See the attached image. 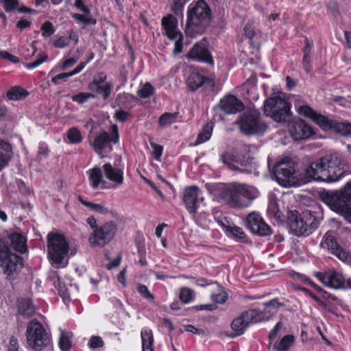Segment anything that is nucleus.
Here are the masks:
<instances>
[{
	"instance_id": "obj_37",
	"label": "nucleus",
	"mask_w": 351,
	"mask_h": 351,
	"mask_svg": "<svg viewBox=\"0 0 351 351\" xmlns=\"http://www.w3.org/2000/svg\"><path fill=\"white\" fill-rule=\"evenodd\" d=\"M213 123H207L202 128V131L199 133L195 144L198 145L207 141L211 136L213 130Z\"/></svg>"
},
{
	"instance_id": "obj_52",
	"label": "nucleus",
	"mask_w": 351,
	"mask_h": 351,
	"mask_svg": "<svg viewBox=\"0 0 351 351\" xmlns=\"http://www.w3.org/2000/svg\"><path fill=\"white\" fill-rule=\"evenodd\" d=\"M7 351H21L18 339L15 337H11L7 346Z\"/></svg>"
},
{
	"instance_id": "obj_28",
	"label": "nucleus",
	"mask_w": 351,
	"mask_h": 351,
	"mask_svg": "<svg viewBox=\"0 0 351 351\" xmlns=\"http://www.w3.org/2000/svg\"><path fill=\"white\" fill-rule=\"evenodd\" d=\"M9 239L14 250L21 254L27 252V239L23 234L19 232L12 233L9 235Z\"/></svg>"
},
{
	"instance_id": "obj_25",
	"label": "nucleus",
	"mask_w": 351,
	"mask_h": 351,
	"mask_svg": "<svg viewBox=\"0 0 351 351\" xmlns=\"http://www.w3.org/2000/svg\"><path fill=\"white\" fill-rule=\"evenodd\" d=\"M104 176L110 181L121 185L123 183V170L121 168L114 167L110 163H106L103 165Z\"/></svg>"
},
{
	"instance_id": "obj_35",
	"label": "nucleus",
	"mask_w": 351,
	"mask_h": 351,
	"mask_svg": "<svg viewBox=\"0 0 351 351\" xmlns=\"http://www.w3.org/2000/svg\"><path fill=\"white\" fill-rule=\"evenodd\" d=\"M78 199L82 204L99 214L106 215L110 212V210L102 204H96L86 201L80 196L78 197Z\"/></svg>"
},
{
	"instance_id": "obj_27",
	"label": "nucleus",
	"mask_w": 351,
	"mask_h": 351,
	"mask_svg": "<svg viewBox=\"0 0 351 351\" xmlns=\"http://www.w3.org/2000/svg\"><path fill=\"white\" fill-rule=\"evenodd\" d=\"M18 313L23 317L29 318L36 314V310L29 299H20L17 302Z\"/></svg>"
},
{
	"instance_id": "obj_33",
	"label": "nucleus",
	"mask_w": 351,
	"mask_h": 351,
	"mask_svg": "<svg viewBox=\"0 0 351 351\" xmlns=\"http://www.w3.org/2000/svg\"><path fill=\"white\" fill-rule=\"evenodd\" d=\"M29 95L27 90L19 86L10 88L7 92V97L12 101H19L25 99Z\"/></svg>"
},
{
	"instance_id": "obj_8",
	"label": "nucleus",
	"mask_w": 351,
	"mask_h": 351,
	"mask_svg": "<svg viewBox=\"0 0 351 351\" xmlns=\"http://www.w3.org/2000/svg\"><path fill=\"white\" fill-rule=\"evenodd\" d=\"M264 111L267 117L279 123L289 121L291 117L289 104L278 95L271 97L265 101Z\"/></svg>"
},
{
	"instance_id": "obj_11",
	"label": "nucleus",
	"mask_w": 351,
	"mask_h": 351,
	"mask_svg": "<svg viewBox=\"0 0 351 351\" xmlns=\"http://www.w3.org/2000/svg\"><path fill=\"white\" fill-rule=\"evenodd\" d=\"M119 141V129L118 126L114 124L111 128L110 134L105 130L101 131L95 136L93 141H90V145L97 154L101 155L105 149L111 152L112 147L110 143L117 144Z\"/></svg>"
},
{
	"instance_id": "obj_18",
	"label": "nucleus",
	"mask_w": 351,
	"mask_h": 351,
	"mask_svg": "<svg viewBox=\"0 0 351 351\" xmlns=\"http://www.w3.org/2000/svg\"><path fill=\"white\" fill-rule=\"evenodd\" d=\"M189 58L213 65L214 60L209 49V42L206 38L197 42L187 54Z\"/></svg>"
},
{
	"instance_id": "obj_38",
	"label": "nucleus",
	"mask_w": 351,
	"mask_h": 351,
	"mask_svg": "<svg viewBox=\"0 0 351 351\" xmlns=\"http://www.w3.org/2000/svg\"><path fill=\"white\" fill-rule=\"evenodd\" d=\"M59 346L62 351H69L71 348L72 334L60 329Z\"/></svg>"
},
{
	"instance_id": "obj_21",
	"label": "nucleus",
	"mask_w": 351,
	"mask_h": 351,
	"mask_svg": "<svg viewBox=\"0 0 351 351\" xmlns=\"http://www.w3.org/2000/svg\"><path fill=\"white\" fill-rule=\"evenodd\" d=\"M320 246L326 248L332 254H335L341 261L346 262L348 260L349 254L337 242L332 232H327L320 243Z\"/></svg>"
},
{
	"instance_id": "obj_36",
	"label": "nucleus",
	"mask_w": 351,
	"mask_h": 351,
	"mask_svg": "<svg viewBox=\"0 0 351 351\" xmlns=\"http://www.w3.org/2000/svg\"><path fill=\"white\" fill-rule=\"evenodd\" d=\"M267 213L270 217H274L276 220H282V214L279 209L277 199L274 197H270L269 199Z\"/></svg>"
},
{
	"instance_id": "obj_43",
	"label": "nucleus",
	"mask_w": 351,
	"mask_h": 351,
	"mask_svg": "<svg viewBox=\"0 0 351 351\" xmlns=\"http://www.w3.org/2000/svg\"><path fill=\"white\" fill-rule=\"evenodd\" d=\"M67 138L72 144L80 143L82 141V136L80 130L76 128H70L66 133Z\"/></svg>"
},
{
	"instance_id": "obj_58",
	"label": "nucleus",
	"mask_w": 351,
	"mask_h": 351,
	"mask_svg": "<svg viewBox=\"0 0 351 351\" xmlns=\"http://www.w3.org/2000/svg\"><path fill=\"white\" fill-rule=\"evenodd\" d=\"M180 330L182 332L184 331L190 332L197 335H204V332L202 329L196 328L195 326L188 324L184 325L182 328L180 329Z\"/></svg>"
},
{
	"instance_id": "obj_13",
	"label": "nucleus",
	"mask_w": 351,
	"mask_h": 351,
	"mask_svg": "<svg viewBox=\"0 0 351 351\" xmlns=\"http://www.w3.org/2000/svg\"><path fill=\"white\" fill-rule=\"evenodd\" d=\"M117 226L113 221H108L99 226L91 233L89 242L93 246H104L114 237Z\"/></svg>"
},
{
	"instance_id": "obj_57",
	"label": "nucleus",
	"mask_w": 351,
	"mask_h": 351,
	"mask_svg": "<svg viewBox=\"0 0 351 351\" xmlns=\"http://www.w3.org/2000/svg\"><path fill=\"white\" fill-rule=\"evenodd\" d=\"M228 295L225 292H220L217 294H212L211 295V299L213 301L215 302L216 303L223 304L227 300Z\"/></svg>"
},
{
	"instance_id": "obj_14",
	"label": "nucleus",
	"mask_w": 351,
	"mask_h": 351,
	"mask_svg": "<svg viewBox=\"0 0 351 351\" xmlns=\"http://www.w3.org/2000/svg\"><path fill=\"white\" fill-rule=\"evenodd\" d=\"M316 277L325 285L335 289H351V279L341 272L329 270L316 274Z\"/></svg>"
},
{
	"instance_id": "obj_6",
	"label": "nucleus",
	"mask_w": 351,
	"mask_h": 351,
	"mask_svg": "<svg viewBox=\"0 0 351 351\" xmlns=\"http://www.w3.org/2000/svg\"><path fill=\"white\" fill-rule=\"evenodd\" d=\"M25 337L27 348L34 351H42L51 344L50 335L43 325L36 320L27 324Z\"/></svg>"
},
{
	"instance_id": "obj_48",
	"label": "nucleus",
	"mask_w": 351,
	"mask_h": 351,
	"mask_svg": "<svg viewBox=\"0 0 351 351\" xmlns=\"http://www.w3.org/2000/svg\"><path fill=\"white\" fill-rule=\"evenodd\" d=\"M104 345V341L99 336L91 337L88 343V347L93 350L102 348Z\"/></svg>"
},
{
	"instance_id": "obj_7",
	"label": "nucleus",
	"mask_w": 351,
	"mask_h": 351,
	"mask_svg": "<svg viewBox=\"0 0 351 351\" xmlns=\"http://www.w3.org/2000/svg\"><path fill=\"white\" fill-rule=\"evenodd\" d=\"M23 265L21 257L12 252L8 245L0 238V266L4 274L10 279H14Z\"/></svg>"
},
{
	"instance_id": "obj_60",
	"label": "nucleus",
	"mask_w": 351,
	"mask_h": 351,
	"mask_svg": "<svg viewBox=\"0 0 351 351\" xmlns=\"http://www.w3.org/2000/svg\"><path fill=\"white\" fill-rule=\"evenodd\" d=\"M217 305L215 304H201L197 305L195 306H193L191 308V309H195L196 311H212L216 309Z\"/></svg>"
},
{
	"instance_id": "obj_59",
	"label": "nucleus",
	"mask_w": 351,
	"mask_h": 351,
	"mask_svg": "<svg viewBox=\"0 0 351 351\" xmlns=\"http://www.w3.org/2000/svg\"><path fill=\"white\" fill-rule=\"evenodd\" d=\"M0 58L4 60H8L9 61L13 63L19 62V59L17 57L12 55L6 51H0Z\"/></svg>"
},
{
	"instance_id": "obj_46",
	"label": "nucleus",
	"mask_w": 351,
	"mask_h": 351,
	"mask_svg": "<svg viewBox=\"0 0 351 351\" xmlns=\"http://www.w3.org/2000/svg\"><path fill=\"white\" fill-rule=\"evenodd\" d=\"M95 97V95L90 93H80L71 96L72 100L78 104H84L89 99Z\"/></svg>"
},
{
	"instance_id": "obj_50",
	"label": "nucleus",
	"mask_w": 351,
	"mask_h": 351,
	"mask_svg": "<svg viewBox=\"0 0 351 351\" xmlns=\"http://www.w3.org/2000/svg\"><path fill=\"white\" fill-rule=\"evenodd\" d=\"M0 3L3 4L7 12L14 10L19 5L18 0H0Z\"/></svg>"
},
{
	"instance_id": "obj_19",
	"label": "nucleus",
	"mask_w": 351,
	"mask_h": 351,
	"mask_svg": "<svg viewBox=\"0 0 351 351\" xmlns=\"http://www.w3.org/2000/svg\"><path fill=\"white\" fill-rule=\"evenodd\" d=\"M183 202L190 213H196L204 204V197L202 196L199 189L196 186L186 187L184 191Z\"/></svg>"
},
{
	"instance_id": "obj_12",
	"label": "nucleus",
	"mask_w": 351,
	"mask_h": 351,
	"mask_svg": "<svg viewBox=\"0 0 351 351\" xmlns=\"http://www.w3.org/2000/svg\"><path fill=\"white\" fill-rule=\"evenodd\" d=\"M287 221L289 225L290 231L295 236H308L317 228V222L315 219L308 224L297 210H291L287 213Z\"/></svg>"
},
{
	"instance_id": "obj_1",
	"label": "nucleus",
	"mask_w": 351,
	"mask_h": 351,
	"mask_svg": "<svg viewBox=\"0 0 351 351\" xmlns=\"http://www.w3.org/2000/svg\"><path fill=\"white\" fill-rule=\"evenodd\" d=\"M258 195L256 187L239 182L223 186L219 189L218 193L220 199L234 208H247Z\"/></svg>"
},
{
	"instance_id": "obj_53",
	"label": "nucleus",
	"mask_w": 351,
	"mask_h": 351,
	"mask_svg": "<svg viewBox=\"0 0 351 351\" xmlns=\"http://www.w3.org/2000/svg\"><path fill=\"white\" fill-rule=\"evenodd\" d=\"M73 17L75 19H76L77 21H78L85 25L96 23V21L94 19L86 17L80 14H74L73 15Z\"/></svg>"
},
{
	"instance_id": "obj_16",
	"label": "nucleus",
	"mask_w": 351,
	"mask_h": 351,
	"mask_svg": "<svg viewBox=\"0 0 351 351\" xmlns=\"http://www.w3.org/2000/svg\"><path fill=\"white\" fill-rule=\"evenodd\" d=\"M184 75L188 87L192 90H197L202 86H206L213 88L215 82L202 73V71L191 66H185L183 69Z\"/></svg>"
},
{
	"instance_id": "obj_34",
	"label": "nucleus",
	"mask_w": 351,
	"mask_h": 351,
	"mask_svg": "<svg viewBox=\"0 0 351 351\" xmlns=\"http://www.w3.org/2000/svg\"><path fill=\"white\" fill-rule=\"evenodd\" d=\"M313 121L323 130H328L330 129H335L337 121L329 119L325 116L316 114L314 116Z\"/></svg>"
},
{
	"instance_id": "obj_51",
	"label": "nucleus",
	"mask_w": 351,
	"mask_h": 351,
	"mask_svg": "<svg viewBox=\"0 0 351 351\" xmlns=\"http://www.w3.org/2000/svg\"><path fill=\"white\" fill-rule=\"evenodd\" d=\"M300 114H303L306 117H309L313 120L314 116L317 114L312 108L308 106H300L298 109Z\"/></svg>"
},
{
	"instance_id": "obj_17",
	"label": "nucleus",
	"mask_w": 351,
	"mask_h": 351,
	"mask_svg": "<svg viewBox=\"0 0 351 351\" xmlns=\"http://www.w3.org/2000/svg\"><path fill=\"white\" fill-rule=\"evenodd\" d=\"M253 158L250 156H241L234 153L226 152L221 155L220 160L228 168L233 171H237L242 173H248L245 167L252 163Z\"/></svg>"
},
{
	"instance_id": "obj_26",
	"label": "nucleus",
	"mask_w": 351,
	"mask_h": 351,
	"mask_svg": "<svg viewBox=\"0 0 351 351\" xmlns=\"http://www.w3.org/2000/svg\"><path fill=\"white\" fill-rule=\"evenodd\" d=\"M161 23L163 34L169 39L174 40L176 38V17L172 14H168L162 19Z\"/></svg>"
},
{
	"instance_id": "obj_15",
	"label": "nucleus",
	"mask_w": 351,
	"mask_h": 351,
	"mask_svg": "<svg viewBox=\"0 0 351 351\" xmlns=\"http://www.w3.org/2000/svg\"><path fill=\"white\" fill-rule=\"evenodd\" d=\"M240 129L245 134H263L266 130V125L261 121L260 114L256 111L245 113L239 122Z\"/></svg>"
},
{
	"instance_id": "obj_47",
	"label": "nucleus",
	"mask_w": 351,
	"mask_h": 351,
	"mask_svg": "<svg viewBox=\"0 0 351 351\" xmlns=\"http://www.w3.org/2000/svg\"><path fill=\"white\" fill-rule=\"evenodd\" d=\"M40 29L42 31V35L44 37H49L55 32L53 24L50 21L45 22L41 25Z\"/></svg>"
},
{
	"instance_id": "obj_55",
	"label": "nucleus",
	"mask_w": 351,
	"mask_h": 351,
	"mask_svg": "<svg viewBox=\"0 0 351 351\" xmlns=\"http://www.w3.org/2000/svg\"><path fill=\"white\" fill-rule=\"evenodd\" d=\"M69 40L64 36H60L53 40V45L58 48H64L69 45Z\"/></svg>"
},
{
	"instance_id": "obj_42",
	"label": "nucleus",
	"mask_w": 351,
	"mask_h": 351,
	"mask_svg": "<svg viewBox=\"0 0 351 351\" xmlns=\"http://www.w3.org/2000/svg\"><path fill=\"white\" fill-rule=\"evenodd\" d=\"M335 130L344 136L351 137V123L337 121Z\"/></svg>"
},
{
	"instance_id": "obj_20",
	"label": "nucleus",
	"mask_w": 351,
	"mask_h": 351,
	"mask_svg": "<svg viewBox=\"0 0 351 351\" xmlns=\"http://www.w3.org/2000/svg\"><path fill=\"white\" fill-rule=\"evenodd\" d=\"M246 226L252 233L259 236H267L271 233L270 227L256 213H251L247 216Z\"/></svg>"
},
{
	"instance_id": "obj_49",
	"label": "nucleus",
	"mask_w": 351,
	"mask_h": 351,
	"mask_svg": "<svg viewBox=\"0 0 351 351\" xmlns=\"http://www.w3.org/2000/svg\"><path fill=\"white\" fill-rule=\"evenodd\" d=\"M49 153V149L47 144L44 143H39L38 150L37 154V160H40L46 158Z\"/></svg>"
},
{
	"instance_id": "obj_64",
	"label": "nucleus",
	"mask_w": 351,
	"mask_h": 351,
	"mask_svg": "<svg viewBox=\"0 0 351 351\" xmlns=\"http://www.w3.org/2000/svg\"><path fill=\"white\" fill-rule=\"evenodd\" d=\"M160 325L166 328L169 332H172L173 330V324L168 318L164 317L160 323Z\"/></svg>"
},
{
	"instance_id": "obj_56",
	"label": "nucleus",
	"mask_w": 351,
	"mask_h": 351,
	"mask_svg": "<svg viewBox=\"0 0 351 351\" xmlns=\"http://www.w3.org/2000/svg\"><path fill=\"white\" fill-rule=\"evenodd\" d=\"M228 230L232 234V235L234 237H237L239 239H242L244 237L245 234L242 229L238 226H228Z\"/></svg>"
},
{
	"instance_id": "obj_32",
	"label": "nucleus",
	"mask_w": 351,
	"mask_h": 351,
	"mask_svg": "<svg viewBox=\"0 0 351 351\" xmlns=\"http://www.w3.org/2000/svg\"><path fill=\"white\" fill-rule=\"evenodd\" d=\"M142 351L154 350V336L152 330L145 328L141 332Z\"/></svg>"
},
{
	"instance_id": "obj_5",
	"label": "nucleus",
	"mask_w": 351,
	"mask_h": 351,
	"mask_svg": "<svg viewBox=\"0 0 351 351\" xmlns=\"http://www.w3.org/2000/svg\"><path fill=\"white\" fill-rule=\"evenodd\" d=\"M319 171V182L331 183L338 181L345 173L341 167V159L338 154H327L316 159Z\"/></svg>"
},
{
	"instance_id": "obj_45",
	"label": "nucleus",
	"mask_w": 351,
	"mask_h": 351,
	"mask_svg": "<svg viewBox=\"0 0 351 351\" xmlns=\"http://www.w3.org/2000/svg\"><path fill=\"white\" fill-rule=\"evenodd\" d=\"M188 36L193 38L191 35L186 34V38H184L182 33L177 31V53L182 52L184 44L187 46L191 43V39Z\"/></svg>"
},
{
	"instance_id": "obj_41",
	"label": "nucleus",
	"mask_w": 351,
	"mask_h": 351,
	"mask_svg": "<svg viewBox=\"0 0 351 351\" xmlns=\"http://www.w3.org/2000/svg\"><path fill=\"white\" fill-rule=\"evenodd\" d=\"M176 121V114L165 112L158 119V123L160 128L169 127Z\"/></svg>"
},
{
	"instance_id": "obj_23",
	"label": "nucleus",
	"mask_w": 351,
	"mask_h": 351,
	"mask_svg": "<svg viewBox=\"0 0 351 351\" xmlns=\"http://www.w3.org/2000/svg\"><path fill=\"white\" fill-rule=\"evenodd\" d=\"M106 76L101 73L95 77L93 80L88 84V88L95 94H103L105 99H107L110 94V85L106 82Z\"/></svg>"
},
{
	"instance_id": "obj_2",
	"label": "nucleus",
	"mask_w": 351,
	"mask_h": 351,
	"mask_svg": "<svg viewBox=\"0 0 351 351\" xmlns=\"http://www.w3.org/2000/svg\"><path fill=\"white\" fill-rule=\"evenodd\" d=\"M319 199L332 210L342 215L351 223V180L339 190H322L318 192Z\"/></svg>"
},
{
	"instance_id": "obj_62",
	"label": "nucleus",
	"mask_w": 351,
	"mask_h": 351,
	"mask_svg": "<svg viewBox=\"0 0 351 351\" xmlns=\"http://www.w3.org/2000/svg\"><path fill=\"white\" fill-rule=\"evenodd\" d=\"M138 292L147 299H153L152 294L149 291L147 287L145 285H140L138 288Z\"/></svg>"
},
{
	"instance_id": "obj_31",
	"label": "nucleus",
	"mask_w": 351,
	"mask_h": 351,
	"mask_svg": "<svg viewBox=\"0 0 351 351\" xmlns=\"http://www.w3.org/2000/svg\"><path fill=\"white\" fill-rule=\"evenodd\" d=\"M102 170L100 167H95L87 172L90 184L93 189H97L105 183L103 180Z\"/></svg>"
},
{
	"instance_id": "obj_54",
	"label": "nucleus",
	"mask_w": 351,
	"mask_h": 351,
	"mask_svg": "<svg viewBox=\"0 0 351 351\" xmlns=\"http://www.w3.org/2000/svg\"><path fill=\"white\" fill-rule=\"evenodd\" d=\"M150 145L153 148V156L156 160H160V156L162 154V147L154 142H150Z\"/></svg>"
},
{
	"instance_id": "obj_29",
	"label": "nucleus",
	"mask_w": 351,
	"mask_h": 351,
	"mask_svg": "<svg viewBox=\"0 0 351 351\" xmlns=\"http://www.w3.org/2000/svg\"><path fill=\"white\" fill-rule=\"evenodd\" d=\"M12 156L10 144L0 138V171L8 165Z\"/></svg>"
},
{
	"instance_id": "obj_44",
	"label": "nucleus",
	"mask_w": 351,
	"mask_h": 351,
	"mask_svg": "<svg viewBox=\"0 0 351 351\" xmlns=\"http://www.w3.org/2000/svg\"><path fill=\"white\" fill-rule=\"evenodd\" d=\"M154 93V88L149 82L144 84L138 90V95L141 98H147L152 95Z\"/></svg>"
},
{
	"instance_id": "obj_3",
	"label": "nucleus",
	"mask_w": 351,
	"mask_h": 351,
	"mask_svg": "<svg viewBox=\"0 0 351 351\" xmlns=\"http://www.w3.org/2000/svg\"><path fill=\"white\" fill-rule=\"evenodd\" d=\"M211 20V9L204 0H198L195 3H191L187 12L186 34L195 37L204 34L209 27Z\"/></svg>"
},
{
	"instance_id": "obj_10",
	"label": "nucleus",
	"mask_w": 351,
	"mask_h": 351,
	"mask_svg": "<svg viewBox=\"0 0 351 351\" xmlns=\"http://www.w3.org/2000/svg\"><path fill=\"white\" fill-rule=\"evenodd\" d=\"M269 316L266 315V311H258L256 309H250L243 312L232 322L231 328L234 333L230 337H234L242 335L250 323L267 320Z\"/></svg>"
},
{
	"instance_id": "obj_4",
	"label": "nucleus",
	"mask_w": 351,
	"mask_h": 351,
	"mask_svg": "<svg viewBox=\"0 0 351 351\" xmlns=\"http://www.w3.org/2000/svg\"><path fill=\"white\" fill-rule=\"evenodd\" d=\"M47 254L51 265L58 268L65 267L69 263V245L61 234L51 232L47 234Z\"/></svg>"
},
{
	"instance_id": "obj_24",
	"label": "nucleus",
	"mask_w": 351,
	"mask_h": 351,
	"mask_svg": "<svg viewBox=\"0 0 351 351\" xmlns=\"http://www.w3.org/2000/svg\"><path fill=\"white\" fill-rule=\"evenodd\" d=\"M221 110L227 114H235L243 108L242 102L233 95H228L221 100Z\"/></svg>"
},
{
	"instance_id": "obj_30",
	"label": "nucleus",
	"mask_w": 351,
	"mask_h": 351,
	"mask_svg": "<svg viewBox=\"0 0 351 351\" xmlns=\"http://www.w3.org/2000/svg\"><path fill=\"white\" fill-rule=\"evenodd\" d=\"M317 162L315 160L311 162L305 169L304 176L301 178L302 184L311 182L312 181L319 182V171L317 170Z\"/></svg>"
},
{
	"instance_id": "obj_63",
	"label": "nucleus",
	"mask_w": 351,
	"mask_h": 351,
	"mask_svg": "<svg viewBox=\"0 0 351 351\" xmlns=\"http://www.w3.org/2000/svg\"><path fill=\"white\" fill-rule=\"evenodd\" d=\"M264 306L265 307H274L276 308H278L280 307H282L285 306V304L282 302H280L278 299L274 298L271 300L269 302H265Z\"/></svg>"
},
{
	"instance_id": "obj_9",
	"label": "nucleus",
	"mask_w": 351,
	"mask_h": 351,
	"mask_svg": "<svg viewBox=\"0 0 351 351\" xmlns=\"http://www.w3.org/2000/svg\"><path fill=\"white\" fill-rule=\"evenodd\" d=\"M276 181L283 186L302 185L301 178L296 176L295 165L291 161L278 162L273 169Z\"/></svg>"
},
{
	"instance_id": "obj_39",
	"label": "nucleus",
	"mask_w": 351,
	"mask_h": 351,
	"mask_svg": "<svg viewBox=\"0 0 351 351\" xmlns=\"http://www.w3.org/2000/svg\"><path fill=\"white\" fill-rule=\"evenodd\" d=\"M294 341V337L291 335H285L280 341L274 345L278 351H287L289 349Z\"/></svg>"
},
{
	"instance_id": "obj_61",
	"label": "nucleus",
	"mask_w": 351,
	"mask_h": 351,
	"mask_svg": "<svg viewBox=\"0 0 351 351\" xmlns=\"http://www.w3.org/2000/svg\"><path fill=\"white\" fill-rule=\"evenodd\" d=\"M47 58V55L42 56L40 58H38L36 60L27 64V68L29 69H34V68L38 66L39 65H40L42 63H43L46 60Z\"/></svg>"
},
{
	"instance_id": "obj_40",
	"label": "nucleus",
	"mask_w": 351,
	"mask_h": 351,
	"mask_svg": "<svg viewBox=\"0 0 351 351\" xmlns=\"http://www.w3.org/2000/svg\"><path fill=\"white\" fill-rule=\"evenodd\" d=\"M179 298L184 304H188L195 298V291L189 287H182L180 290Z\"/></svg>"
},
{
	"instance_id": "obj_22",
	"label": "nucleus",
	"mask_w": 351,
	"mask_h": 351,
	"mask_svg": "<svg viewBox=\"0 0 351 351\" xmlns=\"http://www.w3.org/2000/svg\"><path fill=\"white\" fill-rule=\"evenodd\" d=\"M289 132L295 140L306 139L313 134L312 128L304 121L298 119L289 125Z\"/></svg>"
}]
</instances>
